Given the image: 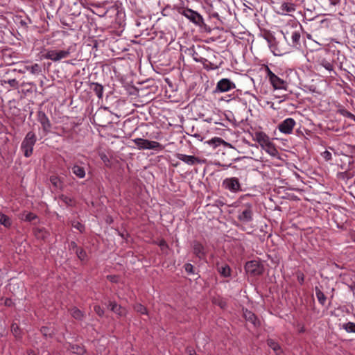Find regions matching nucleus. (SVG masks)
Returning a JSON list of instances; mask_svg holds the SVG:
<instances>
[{
    "label": "nucleus",
    "mask_w": 355,
    "mask_h": 355,
    "mask_svg": "<svg viewBox=\"0 0 355 355\" xmlns=\"http://www.w3.org/2000/svg\"><path fill=\"white\" fill-rule=\"evenodd\" d=\"M173 9H176L178 13H180L185 16L187 19H189L193 24L201 26L203 24V19L202 16L198 14L197 12L193 11L191 9L184 8V6H175ZM173 10L171 6H166L163 8L162 14L163 15H170V10Z\"/></svg>",
    "instance_id": "1"
},
{
    "label": "nucleus",
    "mask_w": 355,
    "mask_h": 355,
    "mask_svg": "<svg viewBox=\"0 0 355 355\" xmlns=\"http://www.w3.org/2000/svg\"><path fill=\"white\" fill-rule=\"evenodd\" d=\"M108 1L95 2L89 1L87 9L90 10L94 14L99 16L104 17L107 13L118 14L119 6L117 5L107 6Z\"/></svg>",
    "instance_id": "2"
},
{
    "label": "nucleus",
    "mask_w": 355,
    "mask_h": 355,
    "mask_svg": "<svg viewBox=\"0 0 355 355\" xmlns=\"http://www.w3.org/2000/svg\"><path fill=\"white\" fill-rule=\"evenodd\" d=\"M251 136L252 139L257 141L270 155H274L277 153L275 145L265 132L256 130L251 133Z\"/></svg>",
    "instance_id": "3"
},
{
    "label": "nucleus",
    "mask_w": 355,
    "mask_h": 355,
    "mask_svg": "<svg viewBox=\"0 0 355 355\" xmlns=\"http://www.w3.org/2000/svg\"><path fill=\"white\" fill-rule=\"evenodd\" d=\"M76 51V44L71 45L65 50L46 49L43 57L53 62H58L68 58Z\"/></svg>",
    "instance_id": "4"
},
{
    "label": "nucleus",
    "mask_w": 355,
    "mask_h": 355,
    "mask_svg": "<svg viewBox=\"0 0 355 355\" xmlns=\"http://www.w3.org/2000/svg\"><path fill=\"white\" fill-rule=\"evenodd\" d=\"M233 1L237 11L244 14L245 16H257L259 10H261V6L259 5V1Z\"/></svg>",
    "instance_id": "5"
},
{
    "label": "nucleus",
    "mask_w": 355,
    "mask_h": 355,
    "mask_svg": "<svg viewBox=\"0 0 355 355\" xmlns=\"http://www.w3.org/2000/svg\"><path fill=\"white\" fill-rule=\"evenodd\" d=\"M37 140L36 134L33 131L27 132L21 144V150L24 157H30L33 155V147Z\"/></svg>",
    "instance_id": "6"
},
{
    "label": "nucleus",
    "mask_w": 355,
    "mask_h": 355,
    "mask_svg": "<svg viewBox=\"0 0 355 355\" xmlns=\"http://www.w3.org/2000/svg\"><path fill=\"white\" fill-rule=\"evenodd\" d=\"M247 274L251 277H258L264 272V266L259 260H251L245 263L244 266Z\"/></svg>",
    "instance_id": "7"
},
{
    "label": "nucleus",
    "mask_w": 355,
    "mask_h": 355,
    "mask_svg": "<svg viewBox=\"0 0 355 355\" xmlns=\"http://www.w3.org/2000/svg\"><path fill=\"white\" fill-rule=\"evenodd\" d=\"M266 72L267 78L274 89H287V82L275 75L268 66L266 67Z\"/></svg>",
    "instance_id": "8"
},
{
    "label": "nucleus",
    "mask_w": 355,
    "mask_h": 355,
    "mask_svg": "<svg viewBox=\"0 0 355 355\" xmlns=\"http://www.w3.org/2000/svg\"><path fill=\"white\" fill-rule=\"evenodd\" d=\"M274 10L279 15H286L295 10V5L291 1H271Z\"/></svg>",
    "instance_id": "9"
},
{
    "label": "nucleus",
    "mask_w": 355,
    "mask_h": 355,
    "mask_svg": "<svg viewBox=\"0 0 355 355\" xmlns=\"http://www.w3.org/2000/svg\"><path fill=\"white\" fill-rule=\"evenodd\" d=\"M302 26L300 24H295V26H292L290 30H286L285 33L282 31L284 38L287 39V35H290L292 40V46L297 47L300 45Z\"/></svg>",
    "instance_id": "10"
},
{
    "label": "nucleus",
    "mask_w": 355,
    "mask_h": 355,
    "mask_svg": "<svg viewBox=\"0 0 355 355\" xmlns=\"http://www.w3.org/2000/svg\"><path fill=\"white\" fill-rule=\"evenodd\" d=\"M134 144L138 147L139 149H153L157 150H162L163 146L155 141H150L142 138H136L132 140Z\"/></svg>",
    "instance_id": "11"
},
{
    "label": "nucleus",
    "mask_w": 355,
    "mask_h": 355,
    "mask_svg": "<svg viewBox=\"0 0 355 355\" xmlns=\"http://www.w3.org/2000/svg\"><path fill=\"white\" fill-rule=\"evenodd\" d=\"M237 218L239 221L247 223L253 219V211L251 204L247 203L241 207L238 211Z\"/></svg>",
    "instance_id": "12"
},
{
    "label": "nucleus",
    "mask_w": 355,
    "mask_h": 355,
    "mask_svg": "<svg viewBox=\"0 0 355 355\" xmlns=\"http://www.w3.org/2000/svg\"><path fill=\"white\" fill-rule=\"evenodd\" d=\"M222 187L232 193H237L242 191L240 181L236 177L227 178L223 180Z\"/></svg>",
    "instance_id": "13"
},
{
    "label": "nucleus",
    "mask_w": 355,
    "mask_h": 355,
    "mask_svg": "<svg viewBox=\"0 0 355 355\" xmlns=\"http://www.w3.org/2000/svg\"><path fill=\"white\" fill-rule=\"evenodd\" d=\"M191 246L192 248L193 254L200 260H204L207 254V248L205 245L197 240L191 242Z\"/></svg>",
    "instance_id": "14"
},
{
    "label": "nucleus",
    "mask_w": 355,
    "mask_h": 355,
    "mask_svg": "<svg viewBox=\"0 0 355 355\" xmlns=\"http://www.w3.org/2000/svg\"><path fill=\"white\" fill-rule=\"evenodd\" d=\"M261 36L267 41L268 46L275 55H280L282 51L275 47V44L277 42L273 34L269 31H264L261 33Z\"/></svg>",
    "instance_id": "15"
},
{
    "label": "nucleus",
    "mask_w": 355,
    "mask_h": 355,
    "mask_svg": "<svg viewBox=\"0 0 355 355\" xmlns=\"http://www.w3.org/2000/svg\"><path fill=\"white\" fill-rule=\"evenodd\" d=\"M37 119L40 122L42 126V129L43 132L45 135H47L51 132L52 124L45 114V112L41 110H38L37 112Z\"/></svg>",
    "instance_id": "16"
},
{
    "label": "nucleus",
    "mask_w": 355,
    "mask_h": 355,
    "mask_svg": "<svg viewBox=\"0 0 355 355\" xmlns=\"http://www.w3.org/2000/svg\"><path fill=\"white\" fill-rule=\"evenodd\" d=\"M67 6L69 8L70 15L78 16L81 13V8H87L89 1H67Z\"/></svg>",
    "instance_id": "17"
},
{
    "label": "nucleus",
    "mask_w": 355,
    "mask_h": 355,
    "mask_svg": "<svg viewBox=\"0 0 355 355\" xmlns=\"http://www.w3.org/2000/svg\"><path fill=\"white\" fill-rule=\"evenodd\" d=\"M295 124L296 122L293 118H287L278 125V130L282 133L290 135L292 133Z\"/></svg>",
    "instance_id": "18"
},
{
    "label": "nucleus",
    "mask_w": 355,
    "mask_h": 355,
    "mask_svg": "<svg viewBox=\"0 0 355 355\" xmlns=\"http://www.w3.org/2000/svg\"><path fill=\"white\" fill-rule=\"evenodd\" d=\"M236 88L234 83L228 78H223L217 83L216 91L226 92Z\"/></svg>",
    "instance_id": "19"
},
{
    "label": "nucleus",
    "mask_w": 355,
    "mask_h": 355,
    "mask_svg": "<svg viewBox=\"0 0 355 355\" xmlns=\"http://www.w3.org/2000/svg\"><path fill=\"white\" fill-rule=\"evenodd\" d=\"M175 157L184 162V163L189 165H195L198 164H201L202 161L199 158L193 155H187L182 153H177Z\"/></svg>",
    "instance_id": "20"
},
{
    "label": "nucleus",
    "mask_w": 355,
    "mask_h": 355,
    "mask_svg": "<svg viewBox=\"0 0 355 355\" xmlns=\"http://www.w3.org/2000/svg\"><path fill=\"white\" fill-rule=\"evenodd\" d=\"M107 307L119 317H123L127 315V310L125 308L118 304L115 301H109Z\"/></svg>",
    "instance_id": "21"
},
{
    "label": "nucleus",
    "mask_w": 355,
    "mask_h": 355,
    "mask_svg": "<svg viewBox=\"0 0 355 355\" xmlns=\"http://www.w3.org/2000/svg\"><path fill=\"white\" fill-rule=\"evenodd\" d=\"M216 268L220 275L224 278H230L232 276V269L227 263H216Z\"/></svg>",
    "instance_id": "22"
},
{
    "label": "nucleus",
    "mask_w": 355,
    "mask_h": 355,
    "mask_svg": "<svg viewBox=\"0 0 355 355\" xmlns=\"http://www.w3.org/2000/svg\"><path fill=\"white\" fill-rule=\"evenodd\" d=\"M243 317L245 319V320L252 324L254 327H259L261 323L259 320L257 318V315L252 313L251 311H249L248 309H243Z\"/></svg>",
    "instance_id": "23"
},
{
    "label": "nucleus",
    "mask_w": 355,
    "mask_h": 355,
    "mask_svg": "<svg viewBox=\"0 0 355 355\" xmlns=\"http://www.w3.org/2000/svg\"><path fill=\"white\" fill-rule=\"evenodd\" d=\"M19 220L26 222H32L38 218V216L31 211H24L19 215Z\"/></svg>",
    "instance_id": "24"
},
{
    "label": "nucleus",
    "mask_w": 355,
    "mask_h": 355,
    "mask_svg": "<svg viewBox=\"0 0 355 355\" xmlns=\"http://www.w3.org/2000/svg\"><path fill=\"white\" fill-rule=\"evenodd\" d=\"M89 88L95 93L98 98H102L103 94V87L98 83H91Z\"/></svg>",
    "instance_id": "25"
},
{
    "label": "nucleus",
    "mask_w": 355,
    "mask_h": 355,
    "mask_svg": "<svg viewBox=\"0 0 355 355\" xmlns=\"http://www.w3.org/2000/svg\"><path fill=\"white\" fill-rule=\"evenodd\" d=\"M72 173L78 178H84L85 177L86 173L85 169L83 166H79L78 164H74L71 166Z\"/></svg>",
    "instance_id": "26"
},
{
    "label": "nucleus",
    "mask_w": 355,
    "mask_h": 355,
    "mask_svg": "<svg viewBox=\"0 0 355 355\" xmlns=\"http://www.w3.org/2000/svg\"><path fill=\"white\" fill-rule=\"evenodd\" d=\"M136 26L137 27V32L142 35L145 31H147L149 28L148 25L146 24V19H139L136 21Z\"/></svg>",
    "instance_id": "27"
},
{
    "label": "nucleus",
    "mask_w": 355,
    "mask_h": 355,
    "mask_svg": "<svg viewBox=\"0 0 355 355\" xmlns=\"http://www.w3.org/2000/svg\"><path fill=\"white\" fill-rule=\"evenodd\" d=\"M69 349L78 355H84L86 349L83 345L69 344Z\"/></svg>",
    "instance_id": "28"
},
{
    "label": "nucleus",
    "mask_w": 355,
    "mask_h": 355,
    "mask_svg": "<svg viewBox=\"0 0 355 355\" xmlns=\"http://www.w3.org/2000/svg\"><path fill=\"white\" fill-rule=\"evenodd\" d=\"M315 296L318 300V302L322 305L324 306L326 304L327 301V297L323 293V291L320 289V287L315 286Z\"/></svg>",
    "instance_id": "29"
},
{
    "label": "nucleus",
    "mask_w": 355,
    "mask_h": 355,
    "mask_svg": "<svg viewBox=\"0 0 355 355\" xmlns=\"http://www.w3.org/2000/svg\"><path fill=\"white\" fill-rule=\"evenodd\" d=\"M71 315L76 320H83L85 317V313L83 311L74 306L71 308L70 310Z\"/></svg>",
    "instance_id": "30"
},
{
    "label": "nucleus",
    "mask_w": 355,
    "mask_h": 355,
    "mask_svg": "<svg viewBox=\"0 0 355 355\" xmlns=\"http://www.w3.org/2000/svg\"><path fill=\"white\" fill-rule=\"evenodd\" d=\"M33 234L37 239H41V240H44L48 236V232L46 231L45 228H44V227L33 228Z\"/></svg>",
    "instance_id": "31"
},
{
    "label": "nucleus",
    "mask_w": 355,
    "mask_h": 355,
    "mask_svg": "<svg viewBox=\"0 0 355 355\" xmlns=\"http://www.w3.org/2000/svg\"><path fill=\"white\" fill-rule=\"evenodd\" d=\"M59 199L68 207H74L76 200L74 198L62 194L59 196Z\"/></svg>",
    "instance_id": "32"
},
{
    "label": "nucleus",
    "mask_w": 355,
    "mask_h": 355,
    "mask_svg": "<svg viewBox=\"0 0 355 355\" xmlns=\"http://www.w3.org/2000/svg\"><path fill=\"white\" fill-rule=\"evenodd\" d=\"M200 62L202 64L203 67L207 70H215L218 68V66L216 64H214L209 62L207 59L203 58L199 60Z\"/></svg>",
    "instance_id": "33"
},
{
    "label": "nucleus",
    "mask_w": 355,
    "mask_h": 355,
    "mask_svg": "<svg viewBox=\"0 0 355 355\" xmlns=\"http://www.w3.org/2000/svg\"><path fill=\"white\" fill-rule=\"evenodd\" d=\"M25 69L33 75H37L42 71L41 67L37 63L32 65H26Z\"/></svg>",
    "instance_id": "34"
},
{
    "label": "nucleus",
    "mask_w": 355,
    "mask_h": 355,
    "mask_svg": "<svg viewBox=\"0 0 355 355\" xmlns=\"http://www.w3.org/2000/svg\"><path fill=\"white\" fill-rule=\"evenodd\" d=\"M207 143L214 148L220 146L221 144H227V142L220 137H214L207 141Z\"/></svg>",
    "instance_id": "35"
},
{
    "label": "nucleus",
    "mask_w": 355,
    "mask_h": 355,
    "mask_svg": "<svg viewBox=\"0 0 355 355\" xmlns=\"http://www.w3.org/2000/svg\"><path fill=\"white\" fill-rule=\"evenodd\" d=\"M0 224L6 228H9L12 225V220L7 215L0 213Z\"/></svg>",
    "instance_id": "36"
},
{
    "label": "nucleus",
    "mask_w": 355,
    "mask_h": 355,
    "mask_svg": "<svg viewBox=\"0 0 355 355\" xmlns=\"http://www.w3.org/2000/svg\"><path fill=\"white\" fill-rule=\"evenodd\" d=\"M60 132L58 135L62 137H70L72 135L73 130L67 127H59L58 128Z\"/></svg>",
    "instance_id": "37"
},
{
    "label": "nucleus",
    "mask_w": 355,
    "mask_h": 355,
    "mask_svg": "<svg viewBox=\"0 0 355 355\" xmlns=\"http://www.w3.org/2000/svg\"><path fill=\"white\" fill-rule=\"evenodd\" d=\"M133 309L136 312L143 315H148V313L146 307L140 303L135 304L133 306Z\"/></svg>",
    "instance_id": "38"
},
{
    "label": "nucleus",
    "mask_w": 355,
    "mask_h": 355,
    "mask_svg": "<svg viewBox=\"0 0 355 355\" xmlns=\"http://www.w3.org/2000/svg\"><path fill=\"white\" fill-rule=\"evenodd\" d=\"M11 331L15 338H19V339L21 338V329L17 324H15V323L12 324Z\"/></svg>",
    "instance_id": "39"
},
{
    "label": "nucleus",
    "mask_w": 355,
    "mask_h": 355,
    "mask_svg": "<svg viewBox=\"0 0 355 355\" xmlns=\"http://www.w3.org/2000/svg\"><path fill=\"white\" fill-rule=\"evenodd\" d=\"M266 342L267 345L275 352H277L281 349L280 345L275 340L268 338Z\"/></svg>",
    "instance_id": "40"
},
{
    "label": "nucleus",
    "mask_w": 355,
    "mask_h": 355,
    "mask_svg": "<svg viewBox=\"0 0 355 355\" xmlns=\"http://www.w3.org/2000/svg\"><path fill=\"white\" fill-rule=\"evenodd\" d=\"M343 329H345L347 333H355V323L352 322H348L343 324Z\"/></svg>",
    "instance_id": "41"
},
{
    "label": "nucleus",
    "mask_w": 355,
    "mask_h": 355,
    "mask_svg": "<svg viewBox=\"0 0 355 355\" xmlns=\"http://www.w3.org/2000/svg\"><path fill=\"white\" fill-rule=\"evenodd\" d=\"M71 226L78 230L80 233H83L85 230V225L78 220L71 221Z\"/></svg>",
    "instance_id": "42"
},
{
    "label": "nucleus",
    "mask_w": 355,
    "mask_h": 355,
    "mask_svg": "<svg viewBox=\"0 0 355 355\" xmlns=\"http://www.w3.org/2000/svg\"><path fill=\"white\" fill-rule=\"evenodd\" d=\"M75 252H76L78 258L80 261H85L87 259V252L83 248H77V250Z\"/></svg>",
    "instance_id": "43"
},
{
    "label": "nucleus",
    "mask_w": 355,
    "mask_h": 355,
    "mask_svg": "<svg viewBox=\"0 0 355 355\" xmlns=\"http://www.w3.org/2000/svg\"><path fill=\"white\" fill-rule=\"evenodd\" d=\"M50 182L55 188H60L62 187V182L60 178L56 175H51L50 177Z\"/></svg>",
    "instance_id": "44"
},
{
    "label": "nucleus",
    "mask_w": 355,
    "mask_h": 355,
    "mask_svg": "<svg viewBox=\"0 0 355 355\" xmlns=\"http://www.w3.org/2000/svg\"><path fill=\"white\" fill-rule=\"evenodd\" d=\"M338 113L340 114L343 116H345L348 119H353L355 121V116L345 108L339 109L338 110Z\"/></svg>",
    "instance_id": "45"
},
{
    "label": "nucleus",
    "mask_w": 355,
    "mask_h": 355,
    "mask_svg": "<svg viewBox=\"0 0 355 355\" xmlns=\"http://www.w3.org/2000/svg\"><path fill=\"white\" fill-rule=\"evenodd\" d=\"M320 65L322 66L324 69L328 70L329 71H334V66L331 62H329L325 59H322L320 62Z\"/></svg>",
    "instance_id": "46"
},
{
    "label": "nucleus",
    "mask_w": 355,
    "mask_h": 355,
    "mask_svg": "<svg viewBox=\"0 0 355 355\" xmlns=\"http://www.w3.org/2000/svg\"><path fill=\"white\" fill-rule=\"evenodd\" d=\"M101 116V113H97L95 115L96 119L98 120V123H97L99 126L106 127L111 122L107 120H101L100 118Z\"/></svg>",
    "instance_id": "47"
},
{
    "label": "nucleus",
    "mask_w": 355,
    "mask_h": 355,
    "mask_svg": "<svg viewBox=\"0 0 355 355\" xmlns=\"http://www.w3.org/2000/svg\"><path fill=\"white\" fill-rule=\"evenodd\" d=\"M331 21L328 19H324L320 21V29H328L331 27Z\"/></svg>",
    "instance_id": "48"
},
{
    "label": "nucleus",
    "mask_w": 355,
    "mask_h": 355,
    "mask_svg": "<svg viewBox=\"0 0 355 355\" xmlns=\"http://www.w3.org/2000/svg\"><path fill=\"white\" fill-rule=\"evenodd\" d=\"M40 331L42 334L46 338L51 337L53 334L52 331L48 327H42L40 329Z\"/></svg>",
    "instance_id": "49"
},
{
    "label": "nucleus",
    "mask_w": 355,
    "mask_h": 355,
    "mask_svg": "<svg viewBox=\"0 0 355 355\" xmlns=\"http://www.w3.org/2000/svg\"><path fill=\"white\" fill-rule=\"evenodd\" d=\"M184 268L188 275H193L195 273L194 267L191 263H185Z\"/></svg>",
    "instance_id": "50"
},
{
    "label": "nucleus",
    "mask_w": 355,
    "mask_h": 355,
    "mask_svg": "<svg viewBox=\"0 0 355 355\" xmlns=\"http://www.w3.org/2000/svg\"><path fill=\"white\" fill-rule=\"evenodd\" d=\"M94 311L99 317H103L104 315L105 311L99 305H95L94 307Z\"/></svg>",
    "instance_id": "51"
},
{
    "label": "nucleus",
    "mask_w": 355,
    "mask_h": 355,
    "mask_svg": "<svg viewBox=\"0 0 355 355\" xmlns=\"http://www.w3.org/2000/svg\"><path fill=\"white\" fill-rule=\"evenodd\" d=\"M5 83H7L9 84V85L11 87H13L15 89H17L19 87V83L18 81L13 78V79H10L8 80V81H5Z\"/></svg>",
    "instance_id": "52"
},
{
    "label": "nucleus",
    "mask_w": 355,
    "mask_h": 355,
    "mask_svg": "<svg viewBox=\"0 0 355 355\" xmlns=\"http://www.w3.org/2000/svg\"><path fill=\"white\" fill-rule=\"evenodd\" d=\"M130 3H131L132 9H134L135 10V12H137V14L141 15L144 12L141 8H140L139 9H137L136 1H130Z\"/></svg>",
    "instance_id": "53"
},
{
    "label": "nucleus",
    "mask_w": 355,
    "mask_h": 355,
    "mask_svg": "<svg viewBox=\"0 0 355 355\" xmlns=\"http://www.w3.org/2000/svg\"><path fill=\"white\" fill-rule=\"evenodd\" d=\"M297 279L300 285H303L304 283V275L301 272H297Z\"/></svg>",
    "instance_id": "54"
},
{
    "label": "nucleus",
    "mask_w": 355,
    "mask_h": 355,
    "mask_svg": "<svg viewBox=\"0 0 355 355\" xmlns=\"http://www.w3.org/2000/svg\"><path fill=\"white\" fill-rule=\"evenodd\" d=\"M322 156L323 157V158L326 160V161H329L332 159V155H331V153L328 151V150H325L322 153Z\"/></svg>",
    "instance_id": "55"
},
{
    "label": "nucleus",
    "mask_w": 355,
    "mask_h": 355,
    "mask_svg": "<svg viewBox=\"0 0 355 355\" xmlns=\"http://www.w3.org/2000/svg\"><path fill=\"white\" fill-rule=\"evenodd\" d=\"M107 279L112 283H117L119 282V277L116 275H107Z\"/></svg>",
    "instance_id": "56"
},
{
    "label": "nucleus",
    "mask_w": 355,
    "mask_h": 355,
    "mask_svg": "<svg viewBox=\"0 0 355 355\" xmlns=\"http://www.w3.org/2000/svg\"><path fill=\"white\" fill-rule=\"evenodd\" d=\"M77 248H79L76 244V243L75 241H71L70 243L69 244V249L70 250H73V251H76L77 250Z\"/></svg>",
    "instance_id": "57"
},
{
    "label": "nucleus",
    "mask_w": 355,
    "mask_h": 355,
    "mask_svg": "<svg viewBox=\"0 0 355 355\" xmlns=\"http://www.w3.org/2000/svg\"><path fill=\"white\" fill-rule=\"evenodd\" d=\"M274 46L275 47L276 46L277 49L282 51L280 55H282L286 53V49L285 48H283L281 45H279L278 42Z\"/></svg>",
    "instance_id": "58"
},
{
    "label": "nucleus",
    "mask_w": 355,
    "mask_h": 355,
    "mask_svg": "<svg viewBox=\"0 0 355 355\" xmlns=\"http://www.w3.org/2000/svg\"><path fill=\"white\" fill-rule=\"evenodd\" d=\"M193 60L196 62H200L199 60L203 59L204 58L200 56L198 53L193 51V53L192 54Z\"/></svg>",
    "instance_id": "59"
},
{
    "label": "nucleus",
    "mask_w": 355,
    "mask_h": 355,
    "mask_svg": "<svg viewBox=\"0 0 355 355\" xmlns=\"http://www.w3.org/2000/svg\"><path fill=\"white\" fill-rule=\"evenodd\" d=\"M159 245L160 246L161 249L163 250L164 248H168V245L166 242L165 240L164 239H162L159 242Z\"/></svg>",
    "instance_id": "60"
},
{
    "label": "nucleus",
    "mask_w": 355,
    "mask_h": 355,
    "mask_svg": "<svg viewBox=\"0 0 355 355\" xmlns=\"http://www.w3.org/2000/svg\"><path fill=\"white\" fill-rule=\"evenodd\" d=\"M6 306H12L13 305L12 300L10 298H6L4 302Z\"/></svg>",
    "instance_id": "61"
},
{
    "label": "nucleus",
    "mask_w": 355,
    "mask_h": 355,
    "mask_svg": "<svg viewBox=\"0 0 355 355\" xmlns=\"http://www.w3.org/2000/svg\"><path fill=\"white\" fill-rule=\"evenodd\" d=\"M92 42H93V45H92L93 49H97L98 45V42L96 40H93Z\"/></svg>",
    "instance_id": "62"
},
{
    "label": "nucleus",
    "mask_w": 355,
    "mask_h": 355,
    "mask_svg": "<svg viewBox=\"0 0 355 355\" xmlns=\"http://www.w3.org/2000/svg\"><path fill=\"white\" fill-rule=\"evenodd\" d=\"M193 137L197 138V139L199 141L202 140V137L200 134H195V135H193Z\"/></svg>",
    "instance_id": "63"
},
{
    "label": "nucleus",
    "mask_w": 355,
    "mask_h": 355,
    "mask_svg": "<svg viewBox=\"0 0 355 355\" xmlns=\"http://www.w3.org/2000/svg\"><path fill=\"white\" fill-rule=\"evenodd\" d=\"M338 2L339 1H330L329 6H336Z\"/></svg>",
    "instance_id": "64"
}]
</instances>
